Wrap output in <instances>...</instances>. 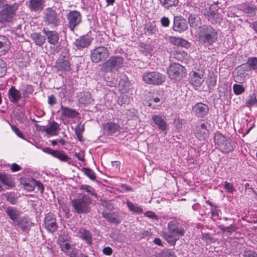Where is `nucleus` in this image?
Masks as SVG:
<instances>
[{
    "label": "nucleus",
    "mask_w": 257,
    "mask_h": 257,
    "mask_svg": "<svg viewBox=\"0 0 257 257\" xmlns=\"http://www.w3.org/2000/svg\"><path fill=\"white\" fill-rule=\"evenodd\" d=\"M168 231L163 232V237L171 245L174 246L176 241L185 233L184 226L176 220L170 221L167 224Z\"/></svg>",
    "instance_id": "obj_1"
},
{
    "label": "nucleus",
    "mask_w": 257,
    "mask_h": 257,
    "mask_svg": "<svg viewBox=\"0 0 257 257\" xmlns=\"http://www.w3.org/2000/svg\"><path fill=\"white\" fill-rule=\"evenodd\" d=\"M217 31L212 27L203 25L200 28L198 39L200 43L206 46H211L217 41Z\"/></svg>",
    "instance_id": "obj_2"
},
{
    "label": "nucleus",
    "mask_w": 257,
    "mask_h": 257,
    "mask_svg": "<svg viewBox=\"0 0 257 257\" xmlns=\"http://www.w3.org/2000/svg\"><path fill=\"white\" fill-rule=\"evenodd\" d=\"M123 60V58L120 56H111L102 64L101 70L106 73L118 71L122 67Z\"/></svg>",
    "instance_id": "obj_3"
},
{
    "label": "nucleus",
    "mask_w": 257,
    "mask_h": 257,
    "mask_svg": "<svg viewBox=\"0 0 257 257\" xmlns=\"http://www.w3.org/2000/svg\"><path fill=\"white\" fill-rule=\"evenodd\" d=\"M142 78L145 83L154 85H161L166 80V76L157 71L146 72Z\"/></svg>",
    "instance_id": "obj_4"
},
{
    "label": "nucleus",
    "mask_w": 257,
    "mask_h": 257,
    "mask_svg": "<svg viewBox=\"0 0 257 257\" xmlns=\"http://www.w3.org/2000/svg\"><path fill=\"white\" fill-rule=\"evenodd\" d=\"M109 55L110 53L107 47L98 46L91 50L90 59L92 62L98 63L106 60Z\"/></svg>",
    "instance_id": "obj_5"
},
{
    "label": "nucleus",
    "mask_w": 257,
    "mask_h": 257,
    "mask_svg": "<svg viewBox=\"0 0 257 257\" xmlns=\"http://www.w3.org/2000/svg\"><path fill=\"white\" fill-rule=\"evenodd\" d=\"M91 201V198L84 194L81 198L72 200V205L77 213H86L89 210V205Z\"/></svg>",
    "instance_id": "obj_6"
},
{
    "label": "nucleus",
    "mask_w": 257,
    "mask_h": 257,
    "mask_svg": "<svg viewBox=\"0 0 257 257\" xmlns=\"http://www.w3.org/2000/svg\"><path fill=\"white\" fill-rule=\"evenodd\" d=\"M68 26L70 30L74 32L75 28L82 22L80 13L77 11H70L66 15Z\"/></svg>",
    "instance_id": "obj_7"
},
{
    "label": "nucleus",
    "mask_w": 257,
    "mask_h": 257,
    "mask_svg": "<svg viewBox=\"0 0 257 257\" xmlns=\"http://www.w3.org/2000/svg\"><path fill=\"white\" fill-rule=\"evenodd\" d=\"M55 67L58 71L66 74L71 70L70 57L68 55H61L57 60L55 63Z\"/></svg>",
    "instance_id": "obj_8"
},
{
    "label": "nucleus",
    "mask_w": 257,
    "mask_h": 257,
    "mask_svg": "<svg viewBox=\"0 0 257 257\" xmlns=\"http://www.w3.org/2000/svg\"><path fill=\"white\" fill-rule=\"evenodd\" d=\"M16 10L17 6L15 5H6L4 9L0 12V22L3 23L11 22Z\"/></svg>",
    "instance_id": "obj_9"
},
{
    "label": "nucleus",
    "mask_w": 257,
    "mask_h": 257,
    "mask_svg": "<svg viewBox=\"0 0 257 257\" xmlns=\"http://www.w3.org/2000/svg\"><path fill=\"white\" fill-rule=\"evenodd\" d=\"M44 21L47 25L53 27H56L59 25L60 20L55 11L52 8H48L44 11Z\"/></svg>",
    "instance_id": "obj_10"
},
{
    "label": "nucleus",
    "mask_w": 257,
    "mask_h": 257,
    "mask_svg": "<svg viewBox=\"0 0 257 257\" xmlns=\"http://www.w3.org/2000/svg\"><path fill=\"white\" fill-rule=\"evenodd\" d=\"M184 70V67L180 64L173 63L170 65L167 70V73L171 79H174L182 76V74L185 73Z\"/></svg>",
    "instance_id": "obj_11"
},
{
    "label": "nucleus",
    "mask_w": 257,
    "mask_h": 257,
    "mask_svg": "<svg viewBox=\"0 0 257 257\" xmlns=\"http://www.w3.org/2000/svg\"><path fill=\"white\" fill-rule=\"evenodd\" d=\"M196 137L199 140H204L208 136L207 122H200L198 123L194 131Z\"/></svg>",
    "instance_id": "obj_12"
},
{
    "label": "nucleus",
    "mask_w": 257,
    "mask_h": 257,
    "mask_svg": "<svg viewBox=\"0 0 257 257\" xmlns=\"http://www.w3.org/2000/svg\"><path fill=\"white\" fill-rule=\"evenodd\" d=\"M204 70L197 69L190 74V81L195 86H200L204 81Z\"/></svg>",
    "instance_id": "obj_13"
},
{
    "label": "nucleus",
    "mask_w": 257,
    "mask_h": 257,
    "mask_svg": "<svg viewBox=\"0 0 257 257\" xmlns=\"http://www.w3.org/2000/svg\"><path fill=\"white\" fill-rule=\"evenodd\" d=\"M44 225L46 229L52 233L56 231L58 227L56 218L51 213H48L46 215Z\"/></svg>",
    "instance_id": "obj_14"
},
{
    "label": "nucleus",
    "mask_w": 257,
    "mask_h": 257,
    "mask_svg": "<svg viewBox=\"0 0 257 257\" xmlns=\"http://www.w3.org/2000/svg\"><path fill=\"white\" fill-rule=\"evenodd\" d=\"M188 28V25L185 19L180 16L175 17L174 18V31L179 33L185 31Z\"/></svg>",
    "instance_id": "obj_15"
},
{
    "label": "nucleus",
    "mask_w": 257,
    "mask_h": 257,
    "mask_svg": "<svg viewBox=\"0 0 257 257\" xmlns=\"http://www.w3.org/2000/svg\"><path fill=\"white\" fill-rule=\"evenodd\" d=\"M14 224L17 226L22 231L25 232H28L32 226V222L29 220L27 216H23L18 218Z\"/></svg>",
    "instance_id": "obj_16"
},
{
    "label": "nucleus",
    "mask_w": 257,
    "mask_h": 257,
    "mask_svg": "<svg viewBox=\"0 0 257 257\" xmlns=\"http://www.w3.org/2000/svg\"><path fill=\"white\" fill-rule=\"evenodd\" d=\"M104 134L108 135H113L119 132L121 129L120 125L114 122H108L103 124Z\"/></svg>",
    "instance_id": "obj_17"
},
{
    "label": "nucleus",
    "mask_w": 257,
    "mask_h": 257,
    "mask_svg": "<svg viewBox=\"0 0 257 257\" xmlns=\"http://www.w3.org/2000/svg\"><path fill=\"white\" fill-rule=\"evenodd\" d=\"M92 39L88 35H83L76 39L74 45L78 50L87 48L90 44Z\"/></svg>",
    "instance_id": "obj_18"
},
{
    "label": "nucleus",
    "mask_w": 257,
    "mask_h": 257,
    "mask_svg": "<svg viewBox=\"0 0 257 257\" xmlns=\"http://www.w3.org/2000/svg\"><path fill=\"white\" fill-rule=\"evenodd\" d=\"M42 32L47 37L48 42L53 45H56L59 37L58 33L55 31H50L47 28H44Z\"/></svg>",
    "instance_id": "obj_19"
},
{
    "label": "nucleus",
    "mask_w": 257,
    "mask_h": 257,
    "mask_svg": "<svg viewBox=\"0 0 257 257\" xmlns=\"http://www.w3.org/2000/svg\"><path fill=\"white\" fill-rule=\"evenodd\" d=\"M8 97L11 102L16 103L23 96L20 91L17 90L15 87L12 86L8 91Z\"/></svg>",
    "instance_id": "obj_20"
},
{
    "label": "nucleus",
    "mask_w": 257,
    "mask_h": 257,
    "mask_svg": "<svg viewBox=\"0 0 257 257\" xmlns=\"http://www.w3.org/2000/svg\"><path fill=\"white\" fill-rule=\"evenodd\" d=\"M152 120L157 128L161 131H165L167 129V123L161 116L154 114L152 116Z\"/></svg>",
    "instance_id": "obj_21"
},
{
    "label": "nucleus",
    "mask_w": 257,
    "mask_h": 257,
    "mask_svg": "<svg viewBox=\"0 0 257 257\" xmlns=\"http://www.w3.org/2000/svg\"><path fill=\"white\" fill-rule=\"evenodd\" d=\"M61 116L69 118L76 117L79 113L76 110L61 105L60 108Z\"/></svg>",
    "instance_id": "obj_22"
},
{
    "label": "nucleus",
    "mask_w": 257,
    "mask_h": 257,
    "mask_svg": "<svg viewBox=\"0 0 257 257\" xmlns=\"http://www.w3.org/2000/svg\"><path fill=\"white\" fill-rule=\"evenodd\" d=\"M193 111L195 114L199 116H203L208 112V107L207 105L200 102L196 103L193 107Z\"/></svg>",
    "instance_id": "obj_23"
},
{
    "label": "nucleus",
    "mask_w": 257,
    "mask_h": 257,
    "mask_svg": "<svg viewBox=\"0 0 257 257\" xmlns=\"http://www.w3.org/2000/svg\"><path fill=\"white\" fill-rule=\"evenodd\" d=\"M44 0H30L29 8L31 11H41L44 8Z\"/></svg>",
    "instance_id": "obj_24"
},
{
    "label": "nucleus",
    "mask_w": 257,
    "mask_h": 257,
    "mask_svg": "<svg viewBox=\"0 0 257 257\" xmlns=\"http://www.w3.org/2000/svg\"><path fill=\"white\" fill-rule=\"evenodd\" d=\"M224 219L225 220H228L230 223L229 225L225 226L223 224H221L219 226V228L224 232H227L229 233H231L234 231H235L237 229V226L235 223H232L233 220L231 218H227V217H224Z\"/></svg>",
    "instance_id": "obj_25"
},
{
    "label": "nucleus",
    "mask_w": 257,
    "mask_h": 257,
    "mask_svg": "<svg viewBox=\"0 0 257 257\" xmlns=\"http://www.w3.org/2000/svg\"><path fill=\"white\" fill-rule=\"evenodd\" d=\"M169 41L172 44L177 46L184 48H188L190 46V44L187 40L179 37H170Z\"/></svg>",
    "instance_id": "obj_26"
},
{
    "label": "nucleus",
    "mask_w": 257,
    "mask_h": 257,
    "mask_svg": "<svg viewBox=\"0 0 257 257\" xmlns=\"http://www.w3.org/2000/svg\"><path fill=\"white\" fill-rule=\"evenodd\" d=\"M78 235L89 245H91L92 243V235L89 230L84 228H80L78 231Z\"/></svg>",
    "instance_id": "obj_27"
},
{
    "label": "nucleus",
    "mask_w": 257,
    "mask_h": 257,
    "mask_svg": "<svg viewBox=\"0 0 257 257\" xmlns=\"http://www.w3.org/2000/svg\"><path fill=\"white\" fill-rule=\"evenodd\" d=\"M21 184L23 185L25 189L28 191H33L36 184V180L33 178L24 179L21 181Z\"/></svg>",
    "instance_id": "obj_28"
},
{
    "label": "nucleus",
    "mask_w": 257,
    "mask_h": 257,
    "mask_svg": "<svg viewBox=\"0 0 257 257\" xmlns=\"http://www.w3.org/2000/svg\"><path fill=\"white\" fill-rule=\"evenodd\" d=\"M60 130L59 124L57 122L53 121L48 127L45 128L44 131L50 135L56 136Z\"/></svg>",
    "instance_id": "obj_29"
},
{
    "label": "nucleus",
    "mask_w": 257,
    "mask_h": 257,
    "mask_svg": "<svg viewBox=\"0 0 257 257\" xmlns=\"http://www.w3.org/2000/svg\"><path fill=\"white\" fill-rule=\"evenodd\" d=\"M6 213L14 222H15L20 216V211L16 208L12 206L8 207L6 210Z\"/></svg>",
    "instance_id": "obj_30"
},
{
    "label": "nucleus",
    "mask_w": 257,
    "mask_h": 257,
    "mask_svg": "<svg viewBox=\"0 0 257 257\" xmlns=\"http://www.w3.org/2000/svg\"><path fill=\"white\" fill-rule=\"evenodd\" d=\"M102 216L110 223L119 224L121 222L120 220L114 213H108L106 211H103Z\"/></svg>",
    "instance_id": "obj_31"
},
{
    "label": "nucleus",
    "mask_w": 257,
    "mask_h": 257,
    "mask_svg": "<svg viewBox=\"0 0 257 257\" xmlns=\"http://www.w3.org/2000/svg\"><path fill=\"white\" fill-rule=\"evenodd\" d=\"M126 203L127 206L131 212L139 214H142L143 212V208L141 206H140L128 200H126Z\"/></svg>",
    "instance_id": "obj_32"
},
{
    "label": "nucleus",
    "mask_w": 257,
    "mask_h": 257,
    "mask_svg": "<svg viewBox=\"0 0 257 257\" xmlns=\"http://www.w3.org/2000/svg\"><path fill=\"white\" fill-rule=\"evenodd\" d=\"M9 49V44L7 39L0 36V56L5 55Z\"/></svg>",
    "instance_id": "obj_33"
},
{
    "label": "nucleus",
    "mask_w": 257,
    "mask_h": 257,
    "mask_svg": "<svg viewBox=\"0 0 257 257\" xmlns=\"http://www.w3.org/2000/svg\"><path fill=\"white\" fill-rule=\"evenodd\" d=\"M174 58L181 62H186L189 59V55L184 51H175L173 52Z\"/></svg>",
    "instance_id": "obj_34"
},
{
    "label": "nucleus",
    "mask_w": 257,
    "mask_h": 257,
    "mask_svg": "<svg viewBox=\"0 0 257 257\" xmlns=\"http://www.w3.org/2000/svg\"><path fill=\"white\" fill-rule=\"evenodd\" d=\"M31 37L36 45L39 46H42L46 41L45 37L39 33L35 32L32 34Z\"/></svg>",
    "instance_id": "obj_35"
},
{
    "label": "nucleus",
    "mask_w": 257,
    "mask_h": 257,
    "mask_svg": "<svg viewBox=\"0 0 257 257\" xmlns=\"http://www.w3.org/2000/svg\"><path fill=\"white\" fill-rule=\"evenodd\" d=\"M208 17L209 21L213 24L220 23L222 19L221 15L215 11L210 12Z\"/></svg>",
    "instance_id": "obj_36"
},
{
    "label": "nucleus",
    "mask_w": 257,
    "mask_h": 257,
    "mask_svg": "<svg viewBox=\"0 0 257 257\" xmlns=\"http://www.w3.org/2000/svg\"><path fill=\"white\" fill-rule=\"evenodd\" d=\"M53 157L65 162H69L71 160L70 158L62 151L55 150Z\"/></svg>",
    "instance_id": "obj_37"
},
{
    "label": "nucleus",
    "mask_w": 257,
    "mask_h": 257,
    "mask_svg": "<svg viewBox=\"0 0 257 257\" xmlns=\"http://www.w3.org/2000/svg\"><path fill=\"white\" fill-rule=\"evenodd\" d=\"M205 82L208 89L213 90L216 84V76L213 73L209 74Z\"/></svg>",
    "instance_id": "obj_38"
},
{
    "label": "nucleus",
    "mask_w": 257,
    "mask_h": 257,
    "mask_svg": "<svg viewBox=\"0 0 257 257\" xmlns=\"http://www.w3.org/2000/svg\"><path fill=\"white\" fill-rule=\"evenodd\" d=\"M0 181L5 185L12 188L15 186V183L11 177L5 174H0Z\"/></svg>",
    "instance_id": "obj_39"
},
{
    "label": "nucleus",
    "mask_w": 257,
    "mask_h": 257,
    "mask_svg": "<svg viewBox=\"0 0 257 257\" xmlns=\"http://www.w3.org/2000/svg\"><path fill=\"white\" fill-rule=\"evenodd\" d=\"M145 33L147 35L155 34L157 31L156 25L154 23H148L144 27Z\"/></svg>",
    "instance_id": "obj_40"
},
{
    "label": "nucleus",
    "mask_w": 257,
    "mask_h": 257,
    "mask_svg": "<svg viewBox=\"0 0 257 257\" xmlns=\"http://www.w3.org/2000/svg\"><path fill=\"white\" fill-rule=\"evenodd\" d=\"M81 171L90 180L94 181L96 179V174L91 169L84 167L81 169Z\"/></svg>",
    "instance_id": "obj_41"
},
{
    "label": "nucleus",
    "mask_w": 257,
    "mask_h": 257,
    "mask_svg": "<svg viewBox=\"0 0 257 257\" xmlns=\"http://www.w3.org/2000/svg\"><path fill=\"white\" fill-rule=\"evenodd\" d=\"M227 139L222 134H217L215 135L214 140L216 144L221 147Z\"/></svg>",
    "instance_id": "obj_42"
},
{
    "label": "nucleus",
    "mask_w": 257,
    "mask_h": 257,
    "mask_svg": "<svg viewBox=\"0 0 257 257\" xmlns=\"http://www.w3.org/2000/svg\"><path fill=\"white\" fill-rule=\"evenodd\" d=\"M221 148L223 150V152L225 153L232 151L233 149V146L232 144L231 140L229 138H228Z\"/></svg>",
    "instance_id": "obj_43"
},
{
    "label": "nucleus",
    "mask_w": 257,
    "mask_h": 257,
    "mask_svg": "<svg viewBox=\"0 0 257 257\" xmlns=\"http://www.w3.org/2000/svg\"><path fill=\"white\" fill-rule=\"evenodd\" d=\"M158 257H177L174 251L171 249H164L158 255Z\"/></svg>",
    "instance_id": "obj_44"
},
{
    "label": "nucleus",
    "mask_w": 257,
    "mask_h": 257,
    "mask_svg": "<svg viewBox=\"0 0 257 257\" xmlns=\"http://www.w3.org/2000/svg\"><path fill=\"white\" fill-rule=\"evenodd\" d=\"M161 4L165 8L175 6L177 5L178 0H159Z\"/></svg>",
    "instance_id": "obj_45"
},
{
    "label": "nucleus",
    "mask_w": 257,
    "mask_h": 257,
    "mask_svg": "<svg viewBox=\"0 0 257 257\" xmlns=\"http://www.w3.org/2000/svg\"><path fill=\"white\" fill-rule=\"evenodd\" d=\"M247 64L250 69L255 70L257 69V57H250L247 61Z\"/></svg>",
    "instance_id": "obj_46"
},
{
    "label": "nucleus",
    "mask_w": 257,
    "mask_h": 257,
    "mask_svg": "<svg viewBox=\"0 0 257 257\" xmlns=\"http://www.w3.org/2000/svg\"><path fill=\"white\" fill-rule=\"evenodd\" d=\"M211 213L212 217L214 218L215 220H220L221 219V211L218 209L217 206H214V207L211 209Z\"/></svg>",
    "instance_id": "obj_47"
},
{
    "label": "nucleus",
    "mask_w": 257,
    "mask_h": 257,
    "mask_svg": "<svg viewBox=\"0 0 257 257\" xmlns=\"http://www.w3.org/2000/svg\"><path fill=\"white\" fill-rule=\"evenodd\" d=\"M80 190H84L92 196H97L95 193L94 189L88 185H82L80 187Z\"/></svg>",
    "instance_id": "obj_48"
},
{
    "label": "nucleus",
    "mask_w": 257,
    "mask_h": 257,
    "mask_svg": "<svg viewBox=\"0 0 257 257\" xmlns=\"http://www.w3.org/2000/svg\"><path fill=\"white\" fill-rule=\"evenodd\" d=\"M188 23L191 27L196 28L198 26V20L196 16L191 14L189 16Z\"/></svg>",
    "instance_id": "obj_49"
},
{
    "label": "nucleus",
    "mask_w": 257,
    "mask_h": 257,
    "mask_svg": "<svg viewBox=\"0 0 257 257\" xmlns=\"http://www.w3.org/2000/svg\"><path fill=\"white\" fill-rule=\"evenodd\" d=\"M233 90L235 95H238L244 92L245 88L240 84H234L233 85Z\"/></svg>",
    "instance_id": "obj_50"
},
{
    "label": "nucleus",
    "mask_w": 257,
    "mask_h": 257,
    "mask_svg": "<svg viewBox=\"0 0 257 257\" xmlns=\"http://www.w3.org/2000/svg\"><path fill=\"white\" fill-rule=\"evenodd\" d=\"M190 5L191 7H193L196 9L200 10L201 8L203 7V0H191L190 2Z\"/></svg>",
    "instance_id": "obj_51"
},
{
    "label": "nucleus",
    "mask_w": 257,
    "mask_h": 257,
    "mask_svg": "<svg viewBox=\"0 0 257 257\" xmlns=\"http://www.w3.org/2000/svg\"><path fill=\"white\" fill-rule=\"evenodd\" d=\"M33 88L31 85H27L23 89L22 96L23 97H27L30 94L33 92Z\"/></svg>",
    "instance_id": "obj_52"
},
{
    "label": "nucleus",
    "mask_w": 257,
    "mask_h": 257,
    "mask_svg": "<svg viewBox=\"0 0 257 257\" xmlns=\"http://www.w3.org/2000/svg\"><path fill=\"white\" fill-rule=\"evenodd\" d=\"M160 99L158 97L153 98L149 103L148 106L152 107L153 108H156L161 104Z\"/></svg>",
    "instance_id": "obj_53"
},
{
    "label": "nucleus",
    "mask_w": 257,
    "mask_h": 257,
    "mask_svg": "<svg viewBox=\"0 0 257 257\" xmlns=\"http://www.w3.org/2000/svg\"><path fill=\"white\" fill-rule=\"evenodd\" d=\"M243 11L245 13L248 15L250 17H252L255 14V11L254 8L249 6H245L243 8Z\"/></svg>",
    "instance_id": "obj_54"
},
{
    "label": "nucleus",
    "mask_w": 257,
    "mask_h": 257,
    "mask_svg": "<svg viewBox=\"0 0 257 257\" xmlns=\"http://www.w3.org/2000/svg\"><path fill=\"white\" fill-rule=\"evenodd\" d=\"M91 96L89 93L84 94L79 99L80 102L83 104L89 103L91 102Z\"/></svg>",
    "instance_id": "obj_55"
},
{
    "label": "nucleus",
    "mask_w": 257,
    "mask_h": 257,
    "mask_svg": "<svg viewBox=\"0 0 257 257\" xmlns=\"http://www.w3.org/2000/svg\"><path fill=\"white\" fill-rule=\"evenodd\" d=\"M257 103V100L255 94H252L248 100H247L246 104L248 107H251Z\"/></svg>",
    "instance_id": "obj_56"
},
{
    "label": "nucleus",
    "mask_w": 257,
    "mask_h": 257,
    "mask_svg": "<svg viewBox=\"0 0 257 257\" xmlns=\"http://www.w3.org/2000/svg\"><path fill=\"white\" fill-rule=\"evenodd\" d=\"M7 67L6 63L0 59V77H2L6 73Z\"/></svg>",
    "instance_id": "obj_57"
},
{
    "label": "nucleus",
    "mask_w": 257,
    "mask_h": 257,
    "mask_svg": "<svg viewBox=\"0 0 257 257\" xmlns=\"http://www.w3.org/2000/svg\"><path fill=\"white\" fill-rule=\"evenodd\" d=\"M59 242L62 251L66 252L70 249V245L69 243L64 241L62 242L60 240H59Z\"/></svg>",
    "instance_id": "obj_58"
},
{
    "label": "nucleus",
    "mask_w": 257,
    "mask_h": 257,
    "mask_svg": "<svg viewBox=\"0 0 257 257\" xmlns=\"http://www.w3.org/2000/svg\"><path fill=\"white\" fill-rule=\"evenodd\" d=\"M224 188L229 193H232L234 191L233 184L226 181L224 182Z\"/></svg>",
    "instance_id": "obj_59"
},
{
    "label": "nucleus",
    "mask_w": 257,
    "mask_h": 257,
    "mask_svg": "<svg viewBox=\"0 0 257 257\" xmlns=\"http://www.w3.org/2000/svg\"><path fill=\"white\" fill-rule=\"evenodd\" d=\"M145 216L151 219L158 220V217L155 212L152 211H148L145 213Z\"/></svg>",
    "instance_id": "obj_60"
},
{
    "label": "nucleus",
    "mask_w": 257,
    "mask_h": 257,
    "mask_svg": "<svg viewBox=\"0 0 257 257\" xmlns=\"http://www.w3.org/2000/svg\"><path fill=\"white\" fill-rule=\"evenodd\" d=\"M84 130V125L80 123L78 124L75 129V133L76 135H80L82 134Z\"/></svg>",
    "instance_id": "obj_61"
},
{
    "label": "nucleus",
    "mask_w": 257,
    "mask_h": 257,
    "mask_svg": "<svg viewBox=\"0 0 257 257\" xmlns=\"http://www.w3.org/2000/svg\"><path fill=\"white\" fill-rule=\"evenodd\" d=\"M74 156L80 161L84 162L85 161L84 152L82 151H80L79 153H75L74 154Z\"/></svg>",
    "instance_id": "obj_62"
},
{
    "label": "nucleus",
    "mask_w": 257,
    "mask_h": 257,
    "mask_svg": "<svg viewBox=\"0 0 257 257\" xmlns=\"http://www.w3.org/2000/svg\"><path fill=\"white\" fill-rule=\"evenodd\" d=\"M244 257H257V253L253 250H246L243 253Z\"/></svg>",
    "instance_id": "obj_63"
},
{
    "label": "nucleus",
    "mask_w": 257,
    "mask_h": 257,
    "mask_svg": "<svg viewBox=\"0 0 257 257\" xmlns=\"http://www.w3.org/2000/svg\"><path fill=\"white\" fill-rule=\"evenodd\" d=\"M12 129L13 131L16 133V134L20 138L25 139V136L20 131L19 128L16 126H12Z\"/></svg>",
    "instance_id": "obj_64"
}]
</instances>
